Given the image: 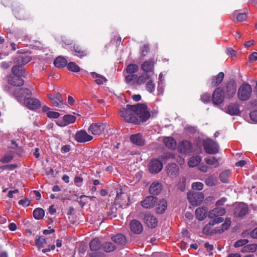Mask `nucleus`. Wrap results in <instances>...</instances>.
I'll use <instances>...</instances> for the list:
<instances>
[{"instance_id":"obj_1","label":"nucleus","mask_w":257,"mask_h":257,"mask_svg":"<svg viewBox=\"0 0 257 257\" xmlns=\"http://www.w3.org/2000/svg\"><path fill=\"white\" fill-rule=\"evenodd\" d=\"M133 105L127 104L125 108H121L119 111V115L126 122L140 124L141 120L135 115Z\"/></svg>"},{"instance_id":"obj_2","label":"nucleus","mask_w":257,"mask_h":257,"mask_svg":"<svg viewBox=\"0 0 257 257\" xmlns=\"http://www.w3.org/2000/svg\"><path fill=\"white\" fill-rule=\"evenodd\" d=\"M132 107L135 111V115L136 114L139 117V119L141 120V123L146 121L150 117V113L146 104L138 103L136 105H133Z\"/></svg>"},{"instance_id":"obj_3","label":"nucleus","mask_w":257,"mask_h":257,"mask_svg":"<svg viewBox=\"0 0 257 257\" xmlns=\"http://www.w3.org/2000/svg\"><path fill=\"white\" fill-rule=\"evenodd\" d=\"M252 88L248 83H243L239 87L237 97L241 101H246L249 99L252 93Z\"/></svg>"},{"instance_id":"obj_4","label":"nucleus","mask_w":257,"mask_h":257,"mask_svg":"<svg viewBox=\"0 0 257 257\" xmlns=\"http://www.w3.org/2000/svg\"><path fill=\"white\" fill-rule=\"evenodd\" d=\"M32 94L31 91L25 88H15L12 92V95L19 102L24 101V100Z\"/></svg>"},{"instance_id":"obj_5","label":"nucleus","mask_w":257,"mask_h":257,"mask_svg":"<svg viewBox=\"0 0 257 257\" xmlns=\"http://www.w3.org/2000/svg\"><path fill=\"white\" fill-rule=\"evenodd\" d=\"M221 90L226 98L230 99L233 97L236 91L235 82L234 80L228 81L221 89Z\"/></svg>"},{"instance_id":"obj_6","label":"nucleus","mask_w":257,"mask_h":257,"mask_svg":"<svg viewBox=\"0 0 257 257\" xmlns=\"http://www.w3.org/2000/svg\"><path fill=\"white\" fill-rule=\"evenodd\" d=\"M203 146L205 152L209 154H215L219 151V145L211 139L204 140Z\"/></svg>"},{"instance_id":"obj_7","label":"nucleus","mask_w":257,"mask_h":257,"mask_svg":"<svg viewBox=\"0 0 257 257\" xmlns=\"http://www.w3.org/2000/svg\"><path fill=\"white\" fill-rule=\"evenodd\" d=\"M187 198L192 205H199L204 199L203 194L201 192L188 193Z\"/></svg>"},{"instance_id":"obj_8","label":"nucleus","mask_w":257,"mask_h":257,"mask_svg":"<svg viewBox=\"0 0 257 257\" xmlns=\"http://www.w3.org/2000/svg\"><path fill=\"white\" fill-rule=\"evenodd\" d=\"M75 140L80 143H84L91 141L93 137L87 134L86 131L81 130L77 131L75 135Z\"/></svg>"},{"instance_id":"obj_9","label":"nucleus","mask_w":257,"mask_h":257,"mask_svg":"<svg viewBox=\"0 0 257 257\" xmlns=\"http://www.w3.org/2000/svg\"><path fill=\"white\" fill-rule=\"evenodd\" d=\"M248 211V208L246 204L239 203L235 207L234 215L236 217H242L247 213Z\"/></svg>"},{"instance_id":"obj_10","label":"nucleus","mask_w":257,"mask_h":257,"mask_svg":"<svg viewBox=\"0 0 257 257\" xmlns=\"http://www.w3.org/2000/svg\"><path fill=\"white\" fill-rule=\"evenodd\" d=\"M226 210L223 207H217L209 211L208 213V217L212 220H215L216 218L223 219L220 216L225 214Z\"/></svg>"},{"instance_id":"obj_11","label":"nucleus","mask_w":257,"mask_h":257,"mask_svg":"<svg viewBox=\"0 0 257 257\" xmlns=\"http://www.w3.org/2000/svg\"><path fill=\"white\" fill-rule=\"evenodd\" d=\"M22 77L17 75H8L7 76V80L9 84L14 86L19 87L23 85L24 84V81Z\"/></svg>"},{"instance_id":"obj_12","label":"nucleus","mask_w":257,"mask_h":257,"mask_svg":"<svg viewBox=\"0 0 257 257\" xmlns=\"http://www.w3.org/2000/svg\"><path fill=\"white\" fill-rule=\"evenodd\" d=\"M24 103L27 108L31 110H36L41 106L40 101L35 98L28 97L24 100Z\"/></svg>"},{"instance_id":"obj_13","label":"nucleus","mask_w":257,"mask_h":257,"mask_svg":"<svg viewBox=\"0 0 257 257\" xmlns=\"http://www.w3.org/2000/svg\"><path fill=\"white\" fill-rule=\"evenodd\" d=\"M104 126L102 123H93L88 128V131L93 135L99 136L104 132Z\"/></svg>"},{"instance_id":"obj_14","label":"nucleus","mask_w":257,"mask_h":257,"mask_svg":"<svg viewBox=\"0 0 257 257\" xmlns=\"http://www.w3.org/2000/svg\"><path fill=\"white\" fill-rule=\"evenodd\" d=\"M76 120V117L71 114L65 115L62 119H58L56 123L61 127L65 126L70 123H74Z\"/></svg>"},{"instance_id":"obj_15","label":"nucleus","mask_w":257,"mask_h":257,"mask_svg":"<svg viewBox=\"0 0 257 257\" xmlns=\"http://www.w3.org/2000/svg\"><path fill=\"white\" fill-rule=\"evenodd\" d=\"M225 96L222 92L221 87H217L212 94V101L214 104L221 103Z\"/></svg>"},{"instance_id":"obj_16","label":"nucleus","mask_w":257,"mask_h":257,"mask_svg":"<svg viewBox=\"0 0 257 257\" xmlns=\"http://www.w3.org/2000/svg\"><path fill=\"white\" fill-rule=\"evenodd\" d=\"M143 219L149 227L155 228L157 225L158 220L157 218L149 212L144 214Z\"/></svg>"},{"instance_id":"obj_17","label":"nucleus","mask_w":257,"mask_h":257,"mask_svg":"<svg viewBox=\"0 0 257 257\" xmlns=\"http://www.w3.org/2000/svg\"><path fill=\"white\" fill-rule=\"evenodd\" d=\"M163 168V164L159 160L154 159L150 163L149 166V171L152 173L160 172Z\"/></svg>"},{"instance_id":"obj_18","label":"nucleus","mask_w":257,"mask_h":257,"mask_svg":"<svg viewBox=\"0 0 257 257\" xmlns=\"http://www.w3.org/2000/svg\"><path fill=\"white\" fill-rule=\"evenodd\" d=\"M179 167L176 163L169 164L166 167V173L171 178H175L179 174Z\"/></svg>"},{"instance_id":"obj_19","label":"nucleus","mask_w":257,"mask_h":257,"mask_svg":"<svg viewBox=\"0 0 257 257\" xmlns=\"http://www.w3.org/2000/svg\"><path fill=\"white\" fill-rule=\"evenodd\" d=\"M31 60V58L30 56L25 55H19L13 58V62L14 64L20 65L22 66L27 64Z\"/></svg>"},{"instance_id":"obj_20","label":"nucleus","mask_w":257,"mask_h":257,"mask_svg":"<svg viewBox=\"0 0 257 257\" xmlns=\"http://www.w3.org/2000/svg\"><path fill=\"white\" fill-rule=\"evenodd\" d=\"M130 229L135 234H139L143 230L141 223L137 220H132L130 223Z\"/></svg>"},{"instance_id":"obj_21","label":"nucleus","mask_w":257,"mask_h":257,"mask_svg":"<svg viewBox=\"0 0 257 257\" xmlns=\"http://www.w3.org/2000/svg\"><path fill=\"white\" fill-rule=\"evenodd\" d=\"M157 203V198L153 196H149L141 202L142 206L145 208H150L153 207Z\"/></svg>"},{"instance_id":"obj_22","label":"nucleus","mask_w":257,"mask_h":257,"mask_svg":"<svg viewBox=\"0 0 257 257\" xmlns=\"http://www.w3.org/2000/svg\"><path fill=\"white\" fill-rule=\"evenodd\" d=\"M155 63V61L154 59L145 61L141 65V69L144 73L149 74L150 72L153 71Z\"/></svg>"},{"instance_id":"obj_23","label":"nucleus","mask_w":257,"mask_h":257,"mask_svg":"<svg viewBox=\"0 0 257 257\" xmlns=\"http://www.w3.org/2000/svg\"><path fill=\"white\" fill-rule=\"evenodd\" d=\"M192 146L188 141H183L179 143L178 147V150L182 153L188 154L192 151Z\"/></svg>"},{"instance_id":"obj_24","label":"nucleus","mask_w":257,"mask_h":257,"mask_svg":"<svg viewBox=\"0 0 257 257\" xmlns=\"http://www.w3.org/2000/svg\"><path fill=\"white\" fill-rule=\"evenodd\" d=\"M130 140L132 143L139 146H143L145 144V141L143 139L141 134L132 135L130 137Z\"/></svg>"},{"instance_id":"obj_25","label":"nucleus","mask_w":257,"mask_h":257,"mask_svg":"<svg viewBox=\"0 0 257 257\" xmlns=\"http://www.w3.org/2000/svg\"><path fill=\"white\" fill-rule=\"evenodd\" d=\"M223 221V219L216 218L215 220H211L208 224L205 225L202 230L203 233L205 234H210L211 233V226H213L216 224L220 223Z\"/></svg>"},{"instance_id":"obj_26","label":"nucleus","mask_w":257,"mask_h":257,"mask_svg":"<svg viewBox=\"0 0 257 257\" xmlns=\"http://www.w3.org/2000/svg\"><path fill=\"white\" fill-rule=\"evenodd\" d=\"M111 238L114 242L119 245H124L127 242L125 236L121 233L112 236Z\"/></svg>"},{"instance_id":"obj_27","label":"nucleus","mask_w":257,"mask_h":257,"mask_svg":"<svg viewBox=\"0 0 257 257\" xmlns=\"http://www.w3.org/2000/svg\"><path fill=\"white\" fill-rule=\"evenodd\" d=\"M162 190V185L158 182H153L149 188V192L150 194L157 195H158Z\"/></svg>"},{"instance_id":"obj_28","label":"nucleus","mask_w":257,"mask_h":257,"mask_svg":"<svg viewBox=\"0 0 257 257\" xmlns=\"http://www.w3.org/2000/svg\"><path fill=\"white\" fill-rule=\"evenodd\" d=\"M73 49L75 52V56L82 58L87 55V50L80 45H75Z\"/></svg>"},{"instance_id":"obj_29","label":"nucleus","mask_w":257,"mask_h":257,"mask_svg":"<svg viewBox=\"0 0 257 257\" xmlns=\"http://www.w3.org/2000/svg\"><path fill=\"white\" fill-rule=\"evenodd\" d=\"M226 112L232 115H238L239 113V109L238 104H230L226 108Z\"/></svg>"},{"instance_id":"obj_30","label":"nucleus","mask_w":257,"mask_h":257,"mask_svg":"<svg viewBox=\"0 0 257 257\" xmlns=\"http://www.w3.org/2000/svg\"><path fill=\"white\" fill-rule=\"evenodd\" d=\"M12 72L13 75L20 76L21 77L25 76V70L23 66L20 65H15L12 68Z\"/></svg>"},{"instance_id":"obj_31","label":"nucleus","mask_w":257,"mask_h":257,"mask_svg":"<svg viewBox=\"0 0 257 257\" xmlns=\"http://www.w3.org/2000/svg\"><path fill=\"white\" fill-rule=\"evenodd\" d=\"M224 77L223 72H219L217 75L214 76L212 79L211 84L214 86L219 85L222 81Z\"/></svg>"},{"instance_id":"obj_32","label":"nucleus","mask_w":257,"mask_h":257,"mask_svg":"<svg viewBox=\"0 0 257 257\" xmlns=\"http://www.w3.org/2000/svg\"><path fill=\"white\" fill-rule=\"evenodd\" d=\"M54 64L57 68H62L67 64V60L63 57H58L54 62Z\"/></svg>"},{"instance_id":"obj_33","label":"nucleus","mask_w":257,"mask_h":257,"mask_svg":"<svg viewBox=\"0 0 257 257\" xmlns=\"http://www.w3.org/2000/svg\"><path fill=\"white\" fill-rule=\"evenodd\" d=\"M35 243L39 248H42L46 247L48 244L50 243V241L48 238L39 236L35 240Z\"/></svg>"},{"instance_id":"obj_34","label":"nucleus","mask_w":257,"mask_h":257,"mask_svg":"<svg viewBox=\"0 0 257 257\" xmlns=\"http://www.w3.org/2000/svg\"><path fill=\"white\" fill-rule=\"evenodd\" d=\"M164 143L166 146L169 149L174 150L176 147V142L175 140L171 137H166L164 138Z\"/></svg>"},{"instance_id":"obj_35","label":"nucleus","mask_w":257,"mask_h":257,"mask_svg":"<svg viewBox=\"0 0 257 257\" xmlns=\"http://www.w3.org/2000/svg\"><path fill=\"white\" fill-rule=\"evenodd\" d=\"M138 76L137 74H128L125 78L126 83L132 86L137 85Z\"/></svg>"},{"instance_id":"obj_36","label":"nucleus","mask_w":257,"mask_h":257,"mask_svg":"<svg viewBox=\"0 0 257 257\" xmlns=\"http://www.w3.org/2000/svg\"><path fill=\"white\" fill-rule=\"evenodd\" d=\"M257 249V244H249L244 246L241 249L240 251L242 253L245 252H254Z\"/></svg>"},{"instance_id":"obj_37","label":"nucleus","mask_w":257,"mask_h":257,"mask_svg":"<svg viewBox=\"0 0 257 257\" xmlns=\"http://www.w3.org/2000/svg\"><path fill=\"white\" fill-rule=\"evenodd\" d=\"M151 78V75L149 74L143 73L140 76H138V81L137 85H141L145 84L147 80Z\"/></svg>"},{"instance_id":"obj_38","label":"nucleus","mask_w":257,"mask_h":257,"mask_svg":"<svg viewBox=\"0 0 257 257\" xmlns=\"http://www.w3.org/2000/svg\"><path fill=\"white\" fill-rule=\"evenodd\" d=\"M91 75L93 78H96L95 82L98 85H102L104 82H106L107 81L105 77L95 72H91Z\"/></svg>"},{"instance_id":"obj_39","label":"nucleus","mask_w":257,"mask_h":257,"mask_svg":"<svg viewBox=\"0 0 257 257\" xmlns=\"http://www.w3.org/2000/svg\"><path fill=\"white\" fill-rule=\"evenodd\" d=\"M101 246V242L98 238H95L89 243V247L91 250H98Z\"/></svg>"},{"instance_id":"obj_40","label":"nucleus","mask_w":257,"mask_h":257,"mask_svg":"<svg viewBox=\"0 0 257 257\" xmlns=\"http://www.w3.org/2000/svg\"><path fill=\"white\" fill-rule=\"evenodd\" d=\"M201 158L199 156H193L190 158L188 164L191 167L197 166L201 161Z\"/></svg>"},{"instance_id":"obj_41","label":"nucleus","mask_w":257,"mask_h":257,"mask_svg":"<svg viewBox=\"0 0 257 257\" xmlns=\"http://www.w3.org/2000/svg\"><path fill=\"white\" fill-rule=\"evenodd\" d=\"M34 217L36 219H41L44 216L45 212L43 209L38 208L35 209L33 212Z\"/></svg>"},{"instance_id":"obj_42","label":"nucleus","mask_w":257,"mask_h":257,"mask_svg":"<svg viewBox=\"0 0 257 257\" xmlns=\"http://www.w3.org/2000/svg\"><path fill=\"white\" fill-rule=\"evenodd\" d=\"M196 218L199 220H202L205 218L206 210L203 208H198L195 211Z\"/></svg>"},{"instance_id":"obj_43","label":"nucleus","mask_w":257,"mask_h":257,"mask_svg":"<svg viewBox=\"0 0 257 257\" xmlns=\"http://www.w3.org/2000/svg\"><path fill=\"white\" fill-rule=\"evenodd\" d=\"M102 247L103 250L107 252L113 251L115 249V246L110 242H106L102 244Z\"/></svg>"},{"instance_id":"obj_44","label":"nucleus","mask_w":257,"mask_h":257,"mask_svg":"<svg viewBox=\"0 0 257 257\" xmlns=\"http://www.w3.org/2000/svg\"><path fill=\"white\" fill-rule=\"evenodd\" d=\"M230 174V171L229 170H225L220 173L219 175V178L220 181L222 183H227L229 182L228 178Z\"/></svg>"},{"instance_id":"obj_45","label":"nucleus","mask_w":257,"mask_h":257,"mask_svg":"<svg viewBox=\"0 0 257 257\" xmlns=\"http://www.w3.org/2000/svg\"><path fill=\"white\" fill-rule=\"evenodd\" d=\"M204 161L207 164L213 165L215 168L218 167L219 165L218 159L214 157L205 158Z\"/></svg>"},{"instance_id":"obj_46","label":"nucleus","mask_w":257,"mask_h":257,"mask_svg":"<svg viewBox=\"0 0 257 257\" xmlns=\"http://www.w3.org/2000/svg\"><path fill=\"white\" fill-rule=\"evenodd\" d=\"M139 66L135 64H131L127 65L126 72L128 74H134L139 70Z\"/></svg>"},{"instance_id":"obj_47","label":"nucleus","mask_w":257,"mask_h":257,"mask_svg":"<svg viewBox=\"0 0 257 257\" xmlns=\"http://www.w3.org/2000/svg\"><path fill=\"white\" fill-rule=\"evenodd\" d=\"M167 202L165 200H162L160 201V203L157 208V212L158 213H163L167 208Z\"/></svg>"},{"instance_id":"obj_48","label":"nucleus","mask_w":257,"mask_h":257,"mask_svg":"<svg viewBox=\"0 0 257 257\" xmlns=\"http://www.w3.org/2000/svg\"><path fill=\"white\" fill-rule=\"evenodd\" d=\"M146 89L150 93H152L155 91V84L154 83V81L151 78L146 84Z\"/></svg>"},{"instance_id":"obj_49","label":"nucleus","mask_w":257,"mask_h":257,"mask_svg":"<svg viewBox=\"0 0 257 257\" xmlns=\"http://www.w3.org/2000/svg\"><path fill=\"white\" fill-rule=\"evenodd\" d=\"M67 69L71 71L74 72H79L80 67L74 62H70L67 64Z\"/></svg>"},{"instance_id":"obj_50","label":"nucleus","mask_w":257,"mask_h":257,"mask_svg":"<svg viewBox=\"0 0 257 257\" xmlns=\"http://www.w3.org/2000/svg\"><path fill=\"white\" fill-rule=\"evenodd\" d=\"M217 181L216 178L213 176H209L205 180V183L209 186H212L215 185Z\"/></svg>"},{"instance_id":"obj_51","label":"nucleus","mask_w":257,"mask_h":257,"mask_svg":"<svg viewBox=\"0 0 257 257\" xmlns=\"http://www.w3.org/2000/svg\"><path fill=\"white\" fill-rule=\"evenodd\" d=\"M13 159V155L11 154H7L0 160V162L2 163H8Z\"/></svg>"},{"instance_id":"obj_52","label":"nucleus","mask_w":257,"mask_h":257,"mask_svg":"<svg viewBox=\"0 0 257 257\" xmlns=\"http://www.w3.org/2000/svg\"><path fill=\"white\" fill-rule=\"evenodd\" d=\"M248 242L247 239H241L236 241L234 244V247H238L246 244Z\"/></svg>"},{"instance_id":"obj_53","label":"nucleus","mask_w":257,"mask_h":257,"mask_svg":"<svg viewBox=\"0 0 257 257\" xmlns=\"http://www.w3.org/2000/svg\"><path fill=\"white\" fill-rule=\"evenodd\" d=\"M231 224V220L229 218H226L225 220V222L222 224L221 226V229L222 231H224V230L227 229L230 226Z\"/></svg>"},{"instance_id":"obj_54","label":"nucleus","mask_w":257,"mask_h":257,"mask_svg":"<svg viewBox=\"0 0 257 257\" xmlns=\"http://www.w3.org/2000/svg\"><path fill=\"white\" fill-rule=\"evenodd\" d=\"M201 100L204 103H207L210 101V94L208 93H204L201 96Z\"/></svg>"},{"instance_id":"obj_55","label":"nucleus","mask_w":257,"mask_h":257,"mask_svg":"<svg viewBox=\"0 0 257 257\" xmlns=\"http://www.w3.org/2000/svg\"><path fill=\"white\" fill-rule=\"evenodd\" d=\"M247 18V15L246 13H239L236 15V21L237 22H243L245 21Z\"/></svg>"},{"instance_id":"obj_56","label":"nucleus","mask_w":257,"mask_h":257,"mask_svg":"<svg viewBox=\"0 0 257 257\" xmlns=\"http://www.w3.org/2000/svg\"><path fill=\"white\" fill-rule=\"evenodd\" d=\"M192 188L193 189L201 190L203 188V184L201 182H195L192 184Z\"/></svg>"},{"instance_id":"obj_57","label":"nucleus","mask_w":257,"mask_h":257,"mask_svg":"<svg viewBox=\"0 0 257 257\" xmlns=\"http://www.w3.org/2000/svg\"><path fill=\"white\" fill-rule=\"evenodd\" d=\"M47 115L48 117L57 118L60 116V114L58 112L50 111L47 112Z\"/></svg>"},{"instance_id":"obj_58","label":"nucleus","mask_w":257,"mask_h":257,"mask_svg":"<svg viewBox=\"0 0 257 257\" xmlns=\"http://www.w3.org/2000/svg\"><path fill=\"white\" fill-rule=\"evenodd\" d=\"M149 50V46L148 45H144L141 49L142 55L145 56Z\"/></svg>"},{"instance_id":"obj_59","label":"nucleus","mask_w":257,"mask_h":257,"mask_svg":"<svg viewBox=\"0 0 257 257\" xmlns=\"http://www.w3.org/2000/svg\"><path fill=\"white\" fill-rule=\"evenodd\" d=\"M19 204L21 205L24 206V207H27L30 205V201L27 198H25L24 199L20 200L19 201Z\"/></svg>"},{"instance_id":"obj_60","label":"nucleus","mask_w":257,"mask_h":257,"mask_svg":"<svg viewBox=\"0 0 257 257\" xmlns=\"http://www.w3.org/2000/svg\"><path fill=\"white\" fill-rule=\"evenodd\" d=\"M54 98L56 100L58 101L59 102V106H60L61 105L63 104V99L61 97V94L60 93H57L55 94Z\"/></svg>"},{"instance_id":"obj_61","label":"nucleus","mask_w":257,"mask_h":257,"mask_svg":"<svg viewBox=\"0 0 257 257\" xmlns=\"http://www.w3.org/2000/svg\"><path fill=\"white\" fill-rule=\"evenodd\" d=\"M54 96L55 95H52L51 94L48 95V97L51 100L53 105L55 106L59 107V102L55 99Z\"/></svg>"},{"instance_id":"obj_62","label":"nucleus","mask_w":257,"mask_h":257,"mask_svg":"<svg viewBox=\"0 0 257 257\" xmlns=\"http://www.w3.org/2000/svg\"><path fill=\"white\" fill-rule=\"evenodd\" d=\"M226 201V198L225 197H222L216 202L215 206L217 207H219L221 206H223Z\"/></svg>"},{"instance_id":"obj_63","label":"nucleus","mask_w":257,"mask_h":257,"mask_svg":"<svg viewBox=\"0 0 257 257\" xmlns=\"http://www.w3.org/2000/svg\"><path fill=\"white\" fill-rule=\"evenodd\" d=\"M250 119L254 122H257V110H254L250 113Z\"/></svg>"},{"instance_id":"obj_64","label":"nucleus","mask_w":257,"mask_h":257,"mask_svg":"<svg viewBox=\"0 0 257 257\" xmlns=\"http://www.w3.org/2000/svg\"><path fill=\"white\" fill-rule=\"evenodd\" d=\"M90 257H104V253L100 252H95L90 254Z\"/></svg>"}]
</instances>
